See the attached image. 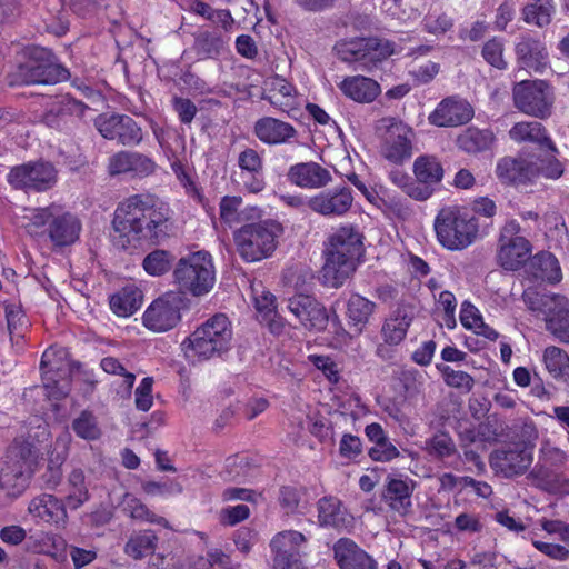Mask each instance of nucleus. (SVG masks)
<instances>
[{
  "instance_id": "1a4fd4ad",
  "label": "nucleus",
  "mask_w": 569,
  "mask_h": 569,
  "mask_svg": "<svg viewBox=\"0 0 569 569\" xmlns=\"http://www.w3.org/2000/svg\"><path fill=\"white\" fill-rule=\"evenodd\" d=\"M381 137V154L391 163L401 164L412 156L415 132L399 119L382 118L376 126Z\"/></svg>"
},
{
  "instance_id": "de8ad7c7",
  "label": "nucleus",
  "mask_w": 569,
  "mask_h": 569,
  "mask_svg": "<svg viewBox=\"0 0 569 569\" xmlns=\"http://www.w3.org/2000/svg\"><path fill=\"white\" fill-rule=\"evenodd\" d=\"M67 459V449L63 447L61 451H58L57 447L50 452L47 467L40 480L46 489H56L62 480V465Z\"/></svg>"
},
{
  "instance_id": "8fccbe9b",
  "label": "nucleus",
  "mask_w": 569,
  "mask_h": 569,
  "mask_svg": "<svg viewBox=\"0 0 569 569\" xmlns=\"http://www.w3.org/2000/svg\"><path fill=\"white\" fill-rule=\"evenodd\" d=\"M122 506L123 512L131 519L168 527L166 518L153 513L144 503L131 495L127 493L124 496Z\"/></svg>"
},
{
  "instance_id": "c756f323",
  "label": "nucleus",
  "mask_w": 569,
  "mask_h": 569,
  "mask_svg": "<svg viewBox=\"0 0 569 569\" xmlns=\"http://www.w3.org/2000/svg\"><path fill=\"white\" fill-rule=\"evenodd\" d=\"M517 61L523 69L542 72L548 66V51L543 42L529 36L521 37L515 47Z\"/></svg>"
},
{
  "instance_id": "ddd939ff",
  "label": "nucleus",
  "mask_w": 569,
  "mask_h": 569,
  "mask_svg": "<svg viewBox=\"0 0 569 569\" xmlns=\"http://www.w3.org/2000/svg\"><path fill=\"white\" fill-rule=\"evenodd\" d=\"M58 180V171L49 161H30L13 167L9 174V183L24 191L44 192L53 188Z\"/></svg>"
},
{
  "instance_id": "37998d69",
  "label": "nucleus",
  "mask_w": 569,
  "mask_h": 569,
  "mask_svg": "<svg viewBox=\"0 0 569 569\" xmlns=\"http://www.w3.org/2000/svg\"><path fill=\"white\" fill-rule=\"evenodd\" d=\"M142 302L141 291L133 288H123L110 299V308L119 317L134 313Z\"/></svg>"
},
{
  "instance_id": "bf43d9fd",
  "label": "nucleus",
  "mask_w": 569,
  "mask_h": 569,
  "mask_svg": "<svg viewBox=\"0 0 569 569\" xmlns=\"http://www.w3.org/2000/svg\"><path fill=\"white\" fill-rule=\"evenodd\" d=\"M242 204V198L237 196H224L220 200L219 210L220 219L232 227L234 223L240 222L239 209Z\"/></svg>"
},
{
  "instance_id": "0eeeda50",
  "label": "nucleus",
  "mask_w": 569,
  "mask_h": 569,
  "mask_svg": "<svg viewBox=\"0 0 569 569\" xmlns=\"http://www.w3.org/2000/svg\"><path fill=\"white\" fill-rule=\"evenodd\" d=\"M438 241L449 250H462L477 238L478 223L457 207L441 209L435 219Z\"/></svg>"
},
{
  "instance_id": "6ab92c4d",
  "label": "nucleus",
  "mask_w": 569,
  "mask_h": 569,
  "mask_svg": "<svg viewBox=\"0 0 569 569\" xmlns=\"http://www.w3.org/2000/svg\"><path fill=\"white\" fill-rule=\"evenodd\" d=\"M496 174L503 184H526L539 177V166L533 157H503L497 162Z\"/></svg>"
},
{
  "instance_id": "774afa93",
  "label": "nucleus",
  "mask_w": 569,
  "mask_h": 569,
  "mask_svg": "<svg viewBox=\"0 0 569 569\" xmlns=\"http://www.w3.org/2000/svg\"><path fill=\"white\" fill-rule=\"evenodd\" d=\"M302 492L300 489L291 486H286L280 489L279 503L286 513H293L301 501Z\"/></svg>"
},
{
  "instance_id": "c9c22d12",
  "label": "nucleus",
  "mask_w": 569,
  "mask_h": 569,
  "mask_svg": "<svg viewBox=\"0 0 569 569\" xmlns=\"http://www.w3.org/2000/svg\"><path fill=\"white\" fill-rule=\"evenodd\" d=\"M158 541L159 538L153 530H134L128 537L123 552L133 560H142L156 552Z\"/></svg>"
},
{
  "instance_id": "4be33fe9",
  "label": "nucleus",
  "mask_w": 569,
  "mask_h": 569,
  "mask_svg": "<svg viewBox=\"0 0 569 569\" xmlns=\"http://www.w3.org/2000/svg\"><path fill=\"white\" fill-rule=\"evenodd\" d=\"M287 178L292 184L306 189H321L332 181L330 171L313 161L291 166Z\"/></svg>"
},
{
  "instance_id": "c85d7f7f",
  "label": "nucleus",
  "mask_w": 569,
  "mask_h": 569,
  "mask_svg": "<svg viewBox=\"0 0 569 569\" xmlns=\"http://www.w3.org/2000/svg\"><path fill=\"white\" fill-rule=\"evenodd\" d=\"M333 553L340 569H378L372 557L348 538L335 543Z\"/></svg>"
},
{
  "instance_id": "412c9836",
  "label": "nucleus",
  "mask_w": 569,
  "mask_h": 569,
  "mask_svg": "<svg viewBox=\"0 0 569 569\" xmlns=\"http://www.w3.org/2000/svg\"><path fill=\"white\" fill-rule=\"evenodd\" d=\"M353 196L348 187H337L310 197V210L326 218L345 216L352 207Z\"/></svg>"
},
{
  "instance_id": "4c0bfd02",
  "label": "nucleus",
  "mask_w": 569,
  "mask_h": 569,
  "mask_svg": "<svg viewBox=\"0 0 569 569\" xmlns=\"http://www.w3.org/2000/svg\"><path fill=\"white\" fill-rule=\"evenodd\" d=\"M30 475L21 467L4 461L0 470V489L9 497H18L27 489Z\"/></svg>"
},
{
  "instance_id": "13d9d810",
  "label": "nucleus",
  "mask_w": 569,
  "mask_h": 569,
  "mask_svg": "<svg viewBox=\"0 0 569 569\" xmlns=\"http://www.w3.org/2000/svg\"><path fill=\"white\" fill-rule=\"evenodd\" d=\"M142 266L147 273L161 276L170 269L171 254L164 250H154L143 259Z\"/></svg>"
},
{
  "instance_id": "72a5a7b5",
  "label": "nucleus",
  "mask_w": 569,
  "mask_h": 569,
  "mask_svg": "<svg viewBox=\"0 0 569 569\" xmlns=\"http://www.w3.org/2000/svg\"><path fill=\"white\" fill-rule=\"evenodd\" d=\"M192 52L199 61L217 60L228 50V42L219 31L202 30L194 34Z\"/></svg>"
},
{
  "instance_id": "6e6d98bb",
  "label": "nucleus",
  "mask_w": 569,
  "mask_h": 569,
  "mask_svg": "<svg viewBox=\"0 0 569 569\" xmlns=\"http://www.w3.org/2000/svg\"><path fill=\"white\" fill-rule=\"evenodd\" d=\"M545 328L560 342L569 343V303L553 318L547 319Z\"/></svg>"
},
{
  "instance_id": "f3484780",
  "label": "nucleus",
  "mask_w": 569,
  "mask_h": 569,
  "mask_svg": "<svg viewBox=\"0 0 569 569\" xmlns=\"http://www.w3.org/2000/svg\"><path fill=\"white\" fill-rule=\"evenodd\" d=\"M306 540L301 532L295 530L277 533L270 542L273 569H308L301 561L300 552Z\"/></svg>"
},
{
  "instance_id": "20e7f679",
  "label": "nucleus",
  "mask_w": 569,
  "mask_h": 569,
  "mask_svg": "<svg viewBox=\"0 0 569 569\" xmlns=\"http://www.w3.org/2000/svg\"><path fill=\"white\" fill-rule=\"evenodd\" d=\"M282 231L279 222L266 220L241 227L233 233V239L240 257L248 262H254L272 254Z\"/></svg>"
},
{
  "instance_id": "5701e85b",
  "label": "nucleus",
  "mask_w": 569,
  "mask_h": 569,
  "mask_svg": "<svg viewBox=\"0 0 569 569\" xmlns=\"http://www.w3.org/2000/svg\"><path fill=\"white\" fill-rule=\"evenodd\" d=\"M156 162L149 157L132 151H119L109 159L108 171L111 176L133 173L147 177L154 172Z\"/></svg>"
},
{
  "instance_id": "473e14b6",
  "label": "nucleus",
  "mask_w": 569,
  "mask_h": 569,
  "mask_svg": "<svg viewBox=\"0 0 569 569\" xmlns=\"http://www.w3.org/2000/svg\"><path fill=\"white\" fill-rule=\"evenodd\" d=\"M338 88L349 99L358 103H370L380 94V84L368 77L351 76L346 77L338 83Z\"/></svg>"
},
{
  "instance_id": "2eb2a0df",
  "label": "nucleus",
  "mask_w": 569,
  "mask_h": 569,
  "mask_svg": "<svg viewBox=\"0 0 569 569\" xmlns=\"http://www.w3.org/2000/svg\"><path fill=\"white\" fill-rule=\"evenodd\" d=\"M183 298L178 292H167L156 299L144 311L142 322L153 332H166L174 328L181 320Z\"/></svg>"
},
{
  "instance_id": "a19ab883",
  "label": "nucleus",
  "mask_w": 569,
  "mask_h": 569,
  "mask_svg": "<svg viewBox=\"0 0 569 569\" xmlns=\"http://www.w3.org/2000/svg\"><path fill=\"white\" fill-rule=\"evenodd\" d=\"M413 173L419 182L435 186L443 178V168L436 157L420 156L413 162Z\"/></svg>"
},
{
  "instance_id": "39448f33",
  "label": "nucleus",
  "mask_w": 569,
  "mask_h": 569,
  "mask_svg": "<svg viewBox=\"0 0 569 569\" xmlns=\"http://www.w3.org/2000/svg\"><path fill=\"white\" fill-rule=\"evenodd\" d=\"M43 227H48V236L57 247L72 244L79 238L81 230L79 219L57 204L37 208L31 211L28 224L29 232L38 233L37 230Z\"/></svg>"
},
{
  "instance_id": "680f3d73",
  "label": "nucleus",
  "mask_w": 569,
  "mask_h": 569,
  "mask_svg": "<svg viewBox=\"0 0 569 569\" xmlns=\"http://www.w3.org/2000/svg\"><path fill=\"white\" fill-rule=\"evenodd\" d=\"M101 369L109 375H118L123 377V385L128 392L131 391L136 376L126 370L122 363L114 357H106L100 361Z\"/></svg>"
},
{
  "instance_id": "cd10ccee",
  "label": "nucleus",
  "mask_w": 569,
  "mask_h": 569,
  "mask_svg": "<svg viewBox=\"0 0 569 569\" xmlns=\"http://www.w3.org/2000/svg\"><path fill=\"white\" fill-rule=\"evenodd\" d=\"M567 461V455L559 448L543 443L539 451V459L530 472V477L551 485L558 480L557 471L560 470Z\"/></svg>"
},
{
  "instance_id": "aec40b11",
  "label": "nucleus",
  "mask_w": 569,
  "mask_h": 569,
  "mask_svg": "<svg viewBox=\"0 0 569 569\" xmlns=\"http://www.w3.org/2000/svg\"><path fill=\"white\" fill-rule=\"evenodd\" d=\"M287 308L307 329L321 331L329 322L326 308L312 296L295 295L288 299Z\"/></svg>"
},
{
  "instance_id": "2f4dec72",
  "label": "nucleus",
  "mask_w": 569,
  "mask_h": 569,
  "mask_svg": "<svg viewBox=\"0 0 569 569\" xmlns=\"http://www.w3.org/2000/svg\"><path fill=\"white\" fill-rule=\"evenodd\" d=\"M413 320V309L407 305L398 306L386 319L381 336L383 341L390 346L399 345L407 336L408 328Z\"/></svg>"
},
{
  "instance_id": "393cba45",
  "label": "nucleus",
  "mask_w": 569,
  "mask_h": 569,
  "mask_svg": "<svg viewBox=\"0 0 569 569\" xmlns=\"http://www.w3.org/2000/svg\"><path fill=\"white\" fill-rule=\"evenodd\" d=\"M522 300L526 307L536 316L541 317L547 323V319L553 318L557 312L565 308L569 300L559 293L538 291L527 289L522 293Z\"/></svg>"
},
{
  "instance_id": "4d7b16f0",
  "label": "nucleus",
  "mask_w": 569,
  "mask_h": 569,
  "mask_svg": "<svg viewBox=\"0 0 569 569\" xmlns=\"http://www.w3.org/2000/svg\"><path fill=\"white\" fill-rule=\"evenodd\" d=\"M72 429L78 437L86 440H96L101 435L94 416L88 411L81 412V415L73 420Z\"/></svg>"
},
{
  "instance_id": "0e129e2a",
  "label": "nucleus",
  "mask_w": 569,
  "mask_h": 569,
  "mask_svg": "<svg viewBox=\"0 0 569 569\" xmlns=\"http://www.w3.org/2000/svg\"><path fill=\"white\" fill-rule=\"evenodd\" d=\"M238 166L241 171H247L249 173L263 171V160L252 148H246L239 153Z\"/></svg>"
},
{
  "instance_id": "603ef678",
  "label": "nucleus",
  "mask_w": 569,
  "mask_h": 569,
  "mask_svg": "<svg viewBox=\"0 0 569 569\" xmlns=\"http://www.w3.org/2000/svg\"><path fill=\"white\" fill-rule=\"evenodd\" d=\"M436 368L442 375L445 383L451 388L469 392L475 386V379L468 372L455 370L443 363H437Z\"/></svg>"
},
{
  "instance_id": "58836bf2",
  "label": "nucleus",
  "mask_w": 569,
  "mask_h": 569,
  "mask_svg": "<svg viewBox=\"0 0 569 569\" xmlns=\"http://www.w3.org/2000/svg\"><path fill=\"white\" fill-rule=\"evenodd\" d=\"M38 458V448L32 442L19 438L9 447L4 461L32 472Z\"/></svg>"
},
{
  "instance_id": "a211bd4d",
  "label": "nucleus",
  "mask_w": 569,
  "mask_h": 569,
  "mask_svg": "<svg viewBox=\"0 0 569 569\" xmlns=\"http://www.w3.org/2000/svg\"><path fill=\"white\" fill-rule=\"evenodd\" d=\"M416 482L401 475H388L383 482L381 500L399 516L408 515L412 509V493Z\"/></svg>"
},
{
  "instance_id": "bb28decb",
  "label": "nucleus",
  "mask_w": 569,
  "mask_h": 569,
  "mask_svg": "<svg viewBox=\"0 0 569 569\" xmlns=\"http://www.w3.org/2000/svg\"><path fill=\"white\" fill-rule=\"evenodd\" d=\"M67 507L58 497L42 493L30 501L28 511L32 517L47 523L63 527L68 520Z\"/></svg>"
},
{
  "instance_id": "e433bc0d",
  "label": "nucleus",
  "mask_w": 569,
  "mask_h": 569,
  "mask_svg": "<svg viewBox=\"0 0 569 569\" xmlns=\"http://www.w3.org/2000/svg\"><path fill=\"white\" fill-rule=\"evenodd\" d=\"M509 136L516 142H532L540 147H547L552 152L557 151L545 127L538 121L517 122L509 130Z\"/></svg>"
},
{
  "instance_id": "49530a36",
  "label": "nucleus",
  "mask_w": 569,
  "mask_h": 569,
  "mask_svg": "<svg viewBox=\"0 0 569 569\" xmlns=\"http://www.w3.org/2000/svg\"><path fill=\"white\" fill-rule=\"evenodd\" d=\"M84 480V472L80 468H76L69 473V492L66 496V503L70 509L76 510L80 508L89 499V491Z\"/></svg>"
},
{
  "instance_id": "423d86ee",
  "label": "nucleus",
  "mask_w": 569,
  "mask_h": 569,
  "mask_svg": "<svg viewBox=\"0 0 569 569\" xmlns=\"http://www.w3.org/2000/svg\"><path fill=\"white\" fill-rule=\"evenodd\" d=\"M173 277L179 292L190 293L194 297L207 295L216 282V271L211 256L204 251H198L181 258L173 271Z\"/></svg>"
},
{
  "instance_id": "5fc2aeb1",
  "label": "nucleus",
  "mask_w": 569,
  "mask_h": 569,
  "mask_svg": "<svg viewBox=\"0 0 569 569\" xmlns=\"http://www.w3.org/2000/svg\"><path fill=\"white\" fill-rule=\"evenodd\" d=\"M505 44L502 39L493 37L488 40L481 50L482 58L487 63L498 70H505L508 67V62L503 57Z\"/></svg>"
},
{
  "instance_id": "e2e57ef3",
  "label": "nucleus",
  "mask_w": 569,
  "mask_h": 569,
  "mask_svg": "<svg viewBox=\"0 0 569 569\" xmlns=\"http://www.w3.org/2000/svg\"><path fill=\"white\" fill-rule=\"evenodd\" d=\"M253 295L254 306L260 318L263 316H277L276 297L271 292L266 291L264 289L260 291L258 289H253Z\"/></svg>"
},
{
  "instance_id": "69168bd1",
  "label": "nucleus",
  "mask_w": 569,
  "mask_h": 569,
  "mask_svg": "<svg viewBox=\"0 0 569 569\" xmlns=\"http://www.w3.org/2000/svg\"><path fill=\"white\" fill-rule=\"evenodd\" d=\"M153 379L146 377L141 380L140 385L134 391V403L137 409L148 411L153 403L152 397Z\"/></svg>"
},
{
  "instance_id": "c03bdc74",
  "label": "nucleus",
  "mask_w": 569,
  "mask_h": 569,
  "mask_svg": "<svg viewBox=\"0 0 569 569\" xmlns=\"http://www.w3.org/2000/svg\"><path fill=\"white\" fill-rule=\"evenodd\" d=\"M54 356L56 351L52 348L47 349L41 357L40 368L42 370L44 388L49 390L51 397L60 399L67 396L68 390L66 386H59L58 381L52 377V373L59 370Z\"/></svg>"
},
{
  "instance_id": "79ce46f5",
  "label": "nucleus",
  "mask_w": 569,
  "mask_h": 569,
  "mask_svg": "<svg viewBox=\"0 0 569 569\" xmlns=\"http://www.w3.org/2000/svg\"><path fill=\"white\" fill-rule=\"evenodd\" d=\"M376 303L365 297L353 293L347 302V316L349 322L359 327V331L369 322L370 317L375 312Z\"/></svg>"
},
{
  "instance_id": "a18cd8bd",
  "label": "nucleus",
  "mask_w": 569,
  "mask_h": 569,
  "mask_svg": "<svg viewBox=\"0 0 569 569\" xmlns=\"http://www.w3.org/2000/svg\"><path fill=\"white\" fill-rule=\"evenodd\" d=\"M555 13L552 0H532L522 9L523 20L539 28L548 26Z\"/></svg>"
},
{
  "instance_id": "4468645a",
  "label": "nucleus",
  "mask_w": 569,
  "mask_h": 569,
  "mask_svg": "<svg viewBox=\"0 0 569 569\" xmlns=\"http://www.w3.org/2000/svg\"><path fill=\"white\" fill-rule=\"evenodd\" d=\"M532 460V446L527 442H512L495 449L489 463L496 473L510 479L526 473Z\"/></svg>"
},
{
  "instance_id": "052dcab7",
  "label": "nucleus",
  "mask_w": 569,
  "mask_h": 569,
  "mask_svg": "<svg viewBox=\"0 0 569 569\" xmlns=\"http://www.w3.org/2000/svg\"><path fill=\"white\" fill-rule=\"evenodd\" d=\"M143 491L150 496H176L182 492V486L171 479L163 481H147L142 485Z\"/></svg>"
},
{
  "instance_id": "338daca9",
  "label": "nucleus",
  "mask_w": 569,
  "mask_h": 569,
  "mask_svg": "<svg viewBox=\"0 0 569 569\" xmlns=\"http://www.w3.org/2000/svg\"><path fill=\"white\" fill-rule=\"evenodd\" d=\"M400 456L397 447L387 437L369 450V457L375 461L389 462Z\"/></svg>"
},
{
  "instance_id": "7ed1b4c3",
  "label": "nucleus",
  "mask_w": 569,
  "mask_h": 569,
  "mask_svg": "<svg viewBox=\"0 0 569 569\" xmlns=\"http://www.w3.org/2000/svg\"><path fill=\"white\" fill-rule=\"evenodd\" d=\"M187 358L209 360L222 357L232 346V327L228 317L216 313L199 326L183 342Z\"/></svg>"
},
{
  "instance_id": "09e8293b",
  "label": "nucleus",
  "mask_w": 569,
  "mask_h": 569,
  "mask_svg": "<svg viewBox=\"0 0 569 569\" xmlns=\"http://www.w3.org/2000/svg\"><path fill=\"white\" fill-rule=\"evenodd\" d=\"M543 362L549 373L556 379H569V356L559 347L550 346L543 351Z\"/></svg>"
},
{
  "instance_id": "f257e3e1",
  "label": "nucleus",
  "mask_w": 569,
  "mask_h": 569,
  "mask_svg": "<svg viewBox=\"0 0 569 569\" xmlns=\"http://www.w3.org/2000/svg\"><path fill=\"white\" fill-rule=\"evenodd\" d=\"M112 227L114 242L122 249L137 248L142 242L159 244L173 233V211L153 196L133 194L117 206Z\"/></svg>"
},
{
  "instance_id": "ea45409f",
  "label": "nucleus",
  "mask_w": 569,
  "mask_h": 569,
  "mask_svg": "<svg viewBox=\"0 0 569 569\" xmlns=\"http://www.w3.org/2000/svg\"><path fill=\"white\" fill-rule=\"evenodd\" d=\"M493 141V134L489 130H480L470 127L466 129L457 139L460 149L468 153H478L490 148Z\"/></svg>"
},
{
  "instance_id": "3c124183",
  "label": "nucleus",
  "mask_w": 569,
  "mask_h": 569,
  "mask_svg": "<svg viewBox=\"0 0 569 569\" xmlns=\"http://www.w3.org/2000/svg\"><path fill=\"white\" fill-rule=\"evenodd\" d=\"M423 450L435 459H445L457 453L452 437L445 431L435 433L425 441Z\"/></svg>"
},
{
  "instance_id": "f8f14e48",
  "label": "nucleus",
  "mask_w": 569,
  "mask_h": 569,
  "mask_svg": "<svg viewBox=\"0 0 569 569\" xmlns=\"http://www.w3.org/2000/svg\"><path fill=\"white\" fill-rule=\"evenodd\" d=\"M520 232L521 227L513 219L500 230L497 260L506 270H518L531 254V243Z\"/></svg>"
},
{
  "instance_id": "9b49d317",
  "label": "nucleus",
  "mask_w": 569,
  "mask_h": 569,
  "mask_svg": "<svg viewBox=\"0 0 569 569\" xmlns=\"http://www.w3.org/2000/svg\"><path fill=\"white\" fill-rule=\"evenodd\" d=\"M339 59L345 62H359L367 70L377 62L386 60L395 53V43L379 38H360L340 41L335 46Z\"/></svg>"
},
{
  "instance_id": "dca6fc26",
  "label": "nucleus",
  "mask_w": 569,
  "mask_h": 569,
  "mask_svg": "<svg viewBox=\"0 0 569 569\" xmlns=\"http://www.w3.org/2000/svg\"><path fill=\"white\" fill-rule=\"evenodd\" d=\"M94 127L103 138L122 146H137L143 139L141 127L127 114H100L94 120Z\"/></svg>"
},
{
  "instance_id": "9d476101",
  "label": "nucleus",
  "mask_w": 569,
  "mask_h": 569,
  "mask_svg": "<svg viewBox=\"0 0 569 569\" xmlns=\"http://www.w3.org/2000/svg\"><path fill=\"white\" fill-rule=\"evenodd\" d=\"M515 107L521 112L546 119L551 114L555 93L552 87L543 80H522L513 86Z\"/></svg>"
},
{
  "instance_id": "f704fd0d",
  "label": "nucleus",
  "mask_w": 569,
  "mask_h": 569,
  "mask_svg": "<svg viewBox=\"0 0 569 569\" xmlns=\"http://www.w3.org/2000/svg\"><path fill=\"white\" fill-rule=\"evenodd\" d=\"M87 109L88 106L83 102L70 96H63L44 114L43 121L48 127L62 129L67 117L81 118Z\"/></svg>"
},
{
  "instance_id": "6e6552de",
  "label": "nucleus",
  "mask_w": 569,
  "mask_h": 569,
  "mask_svg": "<svg viewBox=\"0 0 569 569\" xmlns=\"http://www.w3.org/2000/svg\"><path fill=\"white\" fill-rule=\"evenodd\" d=\"M13 77L17 84H56L69 79L70 72L57 63L50 50L34 47L29 50V59L18 67Z\"/></svg>"
},
{
  "instance_id": "a878e982",
  "label": "nucleus",
  "mask_w": 569,
  "mask_h": 569,
  "mask_svg": "<svg viewBox=\"0 0 569 569\" xmlns=\"http://www.w3.org/2000/svg\"><path fill=\"white\" fill-rule=\"evenodd\" d=\"M471 106L455 98L443 99L429 116L430 123L438 127H457L472 118Z\"/></svg>"
},
{
  "instance_id": "864d4df0",
  "label": "nucleus",
  "mask_w": 569,
  "mask_h": 569,
  "mask_svg": "<svg viewBox=\"0 0 569 569\" xmlns=\"http://www.w3.org/2000/svg\"><path fill=\"white\" fill-rule=\"evenodd\" d=\"M233 12L238 23L254 26L258 21L259 8L253 0H224Z\"/></svg>"
},
{
  "instance_id": "7c9ffc66",
  "label": "nucleus",
  "mask_w": 569,
  "mask_h": 569,
  "mask_svg": "<svg viewBox=\"0 0 569 569\" xmlns=\"http://www.w3.org/2000/svg\"><path fill=\"white\" fill-rule=\"evenodd\" d=\"M318 522L321 527L338 531L351 526L352 517L336 497H323L317 502Z\"/></svg>"
},
{
  "instance_id": "b1692460",
  "label": "nucleus",
  "mask_w": 569,
  "mask_h": 569,
  "mask_svg": "<svg viewBox=\"0 0 569 569\" xmlns=\"http://www.w3.org/2000/svg\"><path fill=\"white\" fill-rule=\"evenodd\" d=\"M253 132L262 143L268 146L291 143L298 134L291 123L273 117L258 119L254 122Z\"/></svg>"
},
{
  "instance_id": "f03ea898",
  "label": "nucleus",
  "mask_w": 569,
  "mask_h": 569,
  "mask_svg": "<svg viewBox=\"0 0 569 569\" xmlns=\"http://www.w3.org/2000/svg\"><path fill=\"white\" fill-rule=\"evenodd\" d=\"M362 239V234L353 226H342L328 238L322 267L327 286L338 288L355 272L365 252Z\"/></svg>"
}]
</instances>
